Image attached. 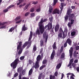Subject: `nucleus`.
Instances as JSON below:
<instances>
[{
	"label": "nucleus",
	"mask_w": 79,
	"mask_h": 79,
	"mask_svg": "<svg viewBox=\"0 0 79 79\" xmlns=\"http://www.w3.org/2000/svg\"><path fill=\"white\" fill-rule=\"evenodd\" d=\"M74 17V14H70L69 15V20H70V19H72Z\"/></svg>",
	"instance_id": "nucleus-12"
},
{
	"label": "nucleus",
	"mask_w": 79,
	"mask_h": 79,
	"mask_svg": "<svg viewBox=\"0 0 79 79\" xmlns=\"http://www.w3.org/2000/svg\"><path fill=\"white\" fill-rule=\"evenodd\" d=\"M79 49V46H77L76 47V50H78Z\"/></svg>",
	"instance_id": "nucleus-63"
},
{
	"label": "nucleus",
	"mask_w": 79,
	"mask_h": 79,
	"mask_svg": "<svg viewBox=\"0 0 79 79\" xmlns=\"http://www.w3.org/2000/svg\"><path fill=\"white\" fill-rule=\"evenodd\" d=\"M47 21V19H45L43 20V19H41L40 22L38 23L39 29L41 34H42L45 31V28L44 27V26L43 25V23L44 22H46Z\"/></svg>",
	"instance_id": "nucleus-2"
},
{
	"label": "nucleus",
	"mask_w": 79,
	"mask_h": 79,
	"mask_svg": "<svg viewBox=\"0 0 79 79\" xmlns=\"http://www.w3.org/2000/svg\"><path fill=\"white\" fill-rule=\"evenodd\" d=\"M36 50H37V47H36V45H34L32 51L33 53H34V52H35Z\"/></svg>",
	"instance_id": "nucleus-18"
},
{
	"label": "nucleus",
	"mask_w": 79,
	"mask_h": 79,
	"mask_svg": "<svg viewBox=\"0 0 79 79\" xmlns=\"http://www.w3.org/2000/svg\"><path fill=\"white\" fill-rule=\"evenodd\" d=\"M15 6V5H12L10 6H9L8 7V8L9 9H10V8H13V7H14Z\"/></svg>",
	"instance_id": "nucleus-44"
},
{
	"label": "nucleus",
	"mask_w": 79,
	"mask_h": 79,
	"mask_svg": "<svg viewBox=\"0 0 79 79\" xmlns=\"http://www.w3.org/2000/svg\"><path fill=\"white\" fill-rule=\"evenodd\" d=\"M18 54H16L15 56L16 59L15 61L13 62L11 64L10 66L11 67H13V69H15L16 68V66L18 64V63L19 61V56H18Z\"/></svg>",
	"instance_id": "nucleus-3"
},
{
	"label": "nucleus",
	"mask_w": 79,
	"mask_h": 79,
	"mask_svg": "<svg viewBox=\"0 0 79 79\" xmlns=\"http://www.w3.org/2000/svg\"><path fill=\"white\" fill-rule=\"evenodd\" d=\"M60 13V11L58 9H55L52 12L53 15H55V14H58L59 15Z\"/></svg>",
	"instance_id": "nucleus-6"
},
{
	"label": "nucleus",
	"mask_w": 79,
	"mask_h": 79,
	"mask_svg": "<svg viewBox=\"0 0 79 79\" xmlns=\"http://www.w3.org/2000/svg\"><path fill=\"white\" fill-rule=\"evenodd\" d=\"M40 33H41V32L40 31H39V29H37L36 31V34H38V35H40Z\"/></svg>",
	"instance_id": "nucleus-26"
},
{
	"label": "nucleus",
	"mask_w": 79,
	"mask_h": 79,
	"mask_svg": "<svg viewBox=\"0 0 79 79\" xmlns=\"http://www.w3.org/2000/svg\"><path fill=\"white\" fill-rule=\"evenodd\" d=\"M40 17V16H38L36 17V21H38L39 19V18Z\"/></svg>",
	"instance_id": "nucleus-50"
},
{
	"label": "nucleus",
	"mask_w": 79,
	"mask_h": 79,
	"mask_svg": "<svg viewBox=\"0 0 79 79\" xmlns=\"http://www.w3.org/2000/svg\"><path fill=\"white\" fill-rule=\"evenodd\" d=\"M58 2V0H54L53 1V5H55L56 3Z\"/></svg>",
	"instance_id": "nucleus-38"
},
{
	"label": "nucleus",
	"mask_w": 79,
	"mask_h": 79,
	"mask_svg": "<svg viewBox=\"0 0 79 79\" xmlns=\"http://www.w3.org/2000/svg\"><path fill=\"white\" fill-rule=\"evenodd\" d=\"M58 38L60 39V38H61L63 39V33H60L58 34Z\"/></svg>",
	"instance_id": "nucleus-19"
},
{
	"label": "nucleus",
	"mask_w": 79,
	"mask_h": 79,
	"mask_svg": "<svg viewBox=\"0 0 79 79\" xmlns=\"http://www.w3.org/2000/svg\"><path fill=\"white\" fill-rule=\"evenodd\" d=\"M42 63L43 64H45L47 63V59H44Z\"/></svg>",
	"instance_id": "nucleus-23"
},
{
	"label": "nucleus",
	"mask_w": 79,
	"mask_h": 79,
	"mask_svg": "<svg viewBox=\"0 0 79 79\" xmlns=\"http://www.w3.org/2000/svg\"><path fill=\"white\" fill-rule=\"evenodd\" d=\"M21 21H22V20H20V21H17L15 23L16 24H19V23H21Z\"/></svg>",
	"instance_id": "nucleus-55"
},
{
	"label": "nucleus",
	"mask_w": 79,
	"mask_h": 79,
	"mask_svg": "<svg viewBox=\"0 0 79 79\" xmlns=\"http://www.w3.org/2000/svg\"><path fill=\"white\" fill-rule=\"evenodd\" d=\"M32 61L31 60H28V63L29 64H31L32 63Z\"/></svg>",
	"instance_id": "nucleus-46"
},
{
	"label": "nucleus",
	"mask_w": 79,
	"mask_h": 79,
	"mask_svg": "<svg viewBox=\"0 0 79 79\" xmlns=\"http://www.w3.org/2000/svg\"><path fill=\"white\" fill-rule=\"evenodd\" d=\"M78 62V59H76L74 61V63H77Z\"/></svg>",
	"instance_id": "nucleus-60"
},
{
	"label": "nucleus",
	"mask_w": 79,
	"mask_h": 79,
	"mask_svg": "<svg viewBox=\"0 0 79 79\" xmlns=\"http://www.w3.org/2000/svg\"><path fill=\"white\" fill-rule=\"evenodd\" d=\"M49 19L50 22V23L52 24V21H53V17H51L49 18Z\"/></svg>",
	"instance_id": "nucleus-32"
},
{
	"label": "nucleus",
	"mask_w": 79,
	"mask_h": 79,
	"mask_svg": "<svg viewBox=\"0 0 79 79\" xmlns=\"http://www.w3.org/2000/svg\"><path fill=\"white\" fill-rule=\"evenodd\" d=\"M63 51V47H61L60 49V53H62V52Z\"/></svg>",
	"instance_id": "nucleus-54"
},
{
	"label": "nucleus",
	"mask_w": 79,
	"mask_h": 79,
	"mask_svg": "<svg viewBox=\"0 0 79 79\" xmlns=\"http://www.w3.org/2000/svg\"><path fill=\"white\" fill-rule=\"evenodd\" d=\"M64 32L65 31L66 32V35H67V34L68 33V28L67 27H65L64 28Z\"/></svg>",
	"instance_id": "nucleus-29"
},
{
	"label": "nucleus",
	"mask_w": 79,
	"mask_h": 79,
	"mask_svg": "<svg viewBox=\"0 0 79 79\" xmlns=\"http://www.w3.org/2000/svg\"><path fill=\"white\" fill-rule=\"evenodd\" d=\"M59 28H60V25H59V24H57L55 27V32H58V30H59Z\"/></svg>",
	"instance_id": "nucleus-14"
},
{
	"label": "nucleus",
	"mask_w": 79,
	"mask_h": 79,
	"mask_svg": "<svg viewBox=\"0 0 79 79\" xmlns=\"http://www.w3.org/2000/svg\"><path fill=\"white\" fill-rule=\"evenodd\" d=\"M75 34H76V32L75 31H72L71 33V35L72 37H73L75 35Z\"/></svg>",
	"instance_id": "nucleus-28"
},
{
	"label": "nucleus",
	"mask_w": 79,
	"mask_h": 79,
	"mask_svg": "<svg viewBox=\"0 0 79 79\" xmlns=\"http://www.w3.org/2000/svg\"><path fill=\"white\" fill-rule=\"evenodd\" d=\"M8 7H7L6 9L3 10V13H6V12H8V10H9Z\"/></svg>",
	"instance_id": "nucleus-30"
},
{
	"label": "nucleus",
	"mask_w": 79,
	"mask_h": 79,
	"mask_svg": "<svg viewBox=\"0 0 79 79\" xmlns=\"http://www.w3.org/2000/svg\"><path fill=\"white\" fill-rule=\"evenodd\" d=\"M64 56H65V54H64V52L62 53L60 58H64Z\"/></svg>",
	"instance_id": "nucleus-31"
},
{
	"label": "nucleus",
	"mask_w": 79,
	"mask_h": 79,
	"mask_svg": "<svg viewBox=\"0 0 79 79\" xmlns=\"http://www.w3.org/2000/svg\"><path fill=\"white\" fill-rule=\"evenodd\" d=\"M40 45L41 47H42L44 45V41L43 40L40 41Z\"/></svg>",
	"instance_id": "nucleus-37"
},
{
	"label": "nucleus",
	"mask_w": 79,
	"mask_h": 79,
	"mask_svg": "<svg viewBox=\"0 0 79 79\" xmlns=\"http://www.w3.org/2000/svg\"><path fill=\"white\" fill-rule=\"evenodd\" d=\"M46 35H47V33L46 32H44L43 34V37L44 39H45V38Z\"/></svg>",
	"instance_id": "nucleus-36"
},
{
	"label": "nucleus",
	"mask_w": 79,
	"mask_h": 79,
	"mask_svg": "<svg viewBox=\"0 0 79 79\" xmlns=\"http://www.w3.org/2000/svg\"><path fill=\"white\" fill-rule=\"evenodd\" d=\"M55 50H53L51 54V60H53V58H54V57H55Z\"/></svg>",
	"instance_id": "nucleus-8"
},
{
	"label": "nucleus",
	"mask_w": 79,
	"mask_h": 79,
	"mask_svg": "<svg viewBox=\"0 0 79 79\" xmlns=\"http://www.w3.org/2000/svg\"><path fill=\"white\" fill-rule=\"evenodd\" d=\"M41 10L40 7H39V8L36 9V11H37V12H39V11H40Z\"/></svg>",
	"instance_id": "nucleus-51"
},
{
	"label": "nucleus",
	"mask_w": 79,
	"mask_h": 79,
	"mask_svg": "<svg viewBox=\"0 0 79 79\" xmlns=\"http://www.w3.org/2000/svg\"><path fill=\"white\" fill-rule=\"evenodd\" d=\"M18 44H19L18 45ZM28 42H25L23 46L22 47V48H21V46H22V42L20 41L19 43V42L17 43V45H18L17 47V51H18L19 50V51L18 52V55H21L22 53V52H23V50L24 48L28 45Z\"/></svg>",
	"instance_id": "nucleus-1"
},
{
	"label": "nucleus",
	"mask_w": 79,
	"mask_h": 79,
	"mask_svg": "<svg viewBox=\"0 0 79 79\" xmlns=\"http://www.w3.org/2000/svg\"><path fill=\"white\" fill-rule=\"evenodd\" d=\"M7 23V22H3L2 23H0V26H3V25H5V24H6Z\"/></svg>",
	"instance_id": "nucleus-33"
},
{
	"label": "nucleus",
	"mask_w": 79,
	"mask_h": 79,
	"mask_svg": "<svg viewBox=\"0 0 79 79\" xmlns=\"http://www.w3.org/2000/svg\"><path fill=\"white\" fill-rule=\"evenodd\" d=\"M28 7H29L27 6L26 5L24 8V10H26L27 9V8Z\"/></svg>",
	"instance_id": "nucleus-59"
},
{
	"label": "nucleus",
	"mask_w": 79,
	"mask_h": 79,
	"mask_svg": "<svg viewBox=\"0 0 79 79\" xmlns=\"http://www.w3.org/2000/svg\"><path fill=\"white\" fill-rule=\"evenodd\" d=\"M55 76H53L52 75H51L50 76V79H55Z\"/></svg>",
	"instance_id": "nucleus-34"
},
{
	"label": "nucleus",
	"mask_w": 79,
	"mask_h": 79,
	"mask_svg": "<svg viewBox=\"0 0 79 79\" xmlns=\"http://www.w3.org/2000/svg\"><path fill=\"white\" fill-rule=\"evenodd\" d=\"M31 42H30L28 46L27 47V49H28V48H29V47H31Z\"/></svg>",
	"instance_id": "nucleus-39"
},
{
	"label": "nucleus",
	"mask_w": 79,
	"mask_h": 79,
	"mask_svg": "<svg viewBox=\"0 0 79 79\" xmlns=\"http://www.w3.org/2000/svg\"><path fill=\"white\" fill-rule=\"evenodd\" d=\"M13 27H12L11 28H10L9 31V32H13Z\"/></svg>",
	"instance_id": "nucleus-58"
},
{
	"label": "nucleus",
	"mask_w": 79,
	"mask_h": 79,
	"mask_svg": "<svg viewBox=\"0 0 79 79\" xmlns=\"http://www.w3.org/2000/svg\"><path fill=\"white\" fill-rule=\"evenodd\" d=\"M59 32V33H62V34L63 33V32H64V31H63V29L62 28V27H60V28Z\"/></svg>",
	"instance_id": "nucleus-20"
},
{
	"label": "nucleus",
	"mask_w": 79,
	"mask_h": 79,
	"mask_svg": "<svg viewBox=\"0 0 79 79\" xmlns=\"http://www.w3.org/2000/svg\"><path fill=\"white\" fill-rule=\"evenodd\" d=\"M19 74H18V73H16L15 74V75L14 76V77H17V76H18Z\"/></svg>",
	"instance_id": "nucleus-49"
},
{
	"label": "nucleus",
	"mask_w": 79,
	"mask_h": 79,
	"mask_svg": "<svg viewBox=\"0 0 79 79\" xmlns=\"http://www.w3.org/2000/svg\"><path fill=\"white\" fill-rule=\"evenodd\" d=\"M63 34V37L62 36V38L64 39L66 37V35H65V34L64 32H63L62 34Z\"/></svg>",
	"instance_id": "nucleus-53"
},
{
	"label": "nucleus",
	"mask_w": 79,
	"mask_h": 79,
	"mask_svg": "<svg viewBox=\"0 0 79 79\" xmlns=\"http://www.w3.org/2000/svg\"><path fill=\"white\" fill-rule=\"evenodd\" d=\"M24 58H25V56H21L20 58V60H23L24 59Z\"/></svg>",
	"instance_id": "nucleus-48"
},
{
	"label": "nucleus",
	"mask_w": 79,
	"mask_h": 79,
	"mask_svg": "<svg viewBox=\"0 0 79 79\" xmlns=\"http://www.w3.org/2000/svg\"><path fill=\"white\" fill-rule=\"evenodd\" d=\"M61 66V63H59L58 65L56 66V69H60V67Z\"/></svg>",
	"instance_id": "nucleus-21"
},
{
	"label": "nucleus",
	"mask_w": 79,
	"mask_h": 79,
	"mask_svg": "<svg viewBox=\"0 0 79 79\" xmlns=\"http://www.w3.org/2000/svg\"><path fill=\"white\" fill-rule=\"evenodd\" d=\"M31 17H34L35 16V13H32L31 14Z\"/></svg>",
	"instance_id": "nucleus-56"
},
{
	"label": "nucleus",
	"mask_w": 79,
	"mask_h": 79,
	"mask_svg": "<svg viewBox=\"0 0 79 79\" xmlns=\"http://www.w3.org/2000/svg\"><path fill=\"white\" fill-rule=\"evenodd\" d=\"M53 8L52 6H49V10H48V11L49 12V14H51V13H52L53 11Z\"/></svg>",
	"instance_id": "nucleus-9"
},
{
	"label": "nucleus",
	"mask_w": 79,
	"mask_h": 79,
	"mask_svg": "<svg viewBox=\"0 0 79 79\" xmlns=\"http://www.w3.org/2000/svg\"><path fill=\"white\" fill-rule=\"evenodd\" d=\"M48 35H47L46 36V37H45V42H47V40H48Z\"/></svg>",
	"instance_id": "nucleus-42"
},
{
	"label": "nucleus",
	"mask_w": 79,
	"mask_h": 79,
	"mask_svg": "<svg viewBox=\"0 0 79 79\" xmlns=\"http://www.w3.org/2000/svg\"><path fill=\"white\" fill-rule=\"evenodd\" d=\"M45 65H42L40 67V70H42V69H43L44 68H45Z\"/></svg>",
	"instance_id": "nucleus-35"
},
{
	"label": "nucleus",
	"mask_w": 79,
	"mask_h": 79,
	"mask_svg": "<svg viewBox=\"0 0 79 79\" xmlns=\"http://www.w3.org/2000/svg\"><path fill=\"white\" fill-rule=\"evenodd\" d=\"M44 29H47V28L48 27V30L49 31L50 29H52V23H49V24H48L45 27Z\"/></svg>",
	"instance_id": "nucleus-7"
},
{
	"label": "nucleus",
	"mask_w": 79,
	"mask_h": 79,
	"mask_svg": "<svg viewBox=\"0 0 79 79\" xmlns=\"http://www.w3.org/2000/svg\"><path fill=\"white\" fill-rule=\"evenodd\" d=\"M69 16L68 15H66L64 17V21L65 22H66L68 19Z\"/></svg>",
	"instance_id": "nucleus-22"
},
{
	"label": "nucleus",
	"mask_w": 79,
	"mask_h": 79,
	"mask_svg": "<svg viewBox=\"0 0 79 79\" xmlns=\"http://www.w3.org/2000/svg\"><path fill=\"white\" fill-rule=\"evenodd\" d=\"M74 61V59L73 58L72 59L69 61V63H71L72 64H73V61Z\"/></svg>",
	"instance_id": "nucleus-52"
},
{
	"label": "nucleus",
	"mask_w": 79,
	"mask_h": 79,
	"mask_svg": "<svg viewBox=\"0 0 79 79\" xmlns=\"http://www.w3.org/2000/svg\"><path fill=\"white\" fill-rule=\"evenodd\" d=\"M70 11L71 12V10L70 9H69L68 10H67V13H66L67 15L68 16L70 15Z\"/></svg>",
	"instance_id": "nucleus-27"
},
{
	"label": "nucleus",
	"mask_w": 79,
	"mask_h": 79,
	"mask_svg": "<svg viewBox=\"0 0 79 79\" xmlns=\"http://www.w3.org/2000/svg\"><path fill=\"white\" fill-rule=\"evenodd\" d=\"M71 19V22H70V23H71L72 24H73V22H74V20H73V19Z\"/></svg>",
	"instance_id": "nucleus-61"
},
{
	"label": "nucleus",
	"mask_w": 79,
	"mask_h": 79,
	"mask_svg": "<svg viewBox=\"0 0 79 79\" xmlns=\"http://www.w3.org/2000/svg\"><path fill=\"white\" fill-rule=\"evenodd\" d=\"M64 6V3H61L60 6V8L61 9L60 10V14H61V12L63 9V6Z\"/></svg>",
	"instance_id": "nucleus-13"
},
{
	"label": "nucleus",
	"mask_w": 79,
	"mask_h": 79,
	"mask_svg": "<svg viewBox=\"0 0 79 79\" xmlns=\"http://www.w3.org/2000/svg\"><path fill=\"white\" fill-rule=\"evenodd\" d=\"M66 43H68L69 45H71L72 44V40L69 38H68L66 41Z\"/></svg>",
	"instance_id": "nucleus-10"
},
{
	"label": "nucleus",
	"mask_w": 79,
	"mask_h": 79,
	"mask_svg": "<svg viewBox=\"0 0 79 79\" xmlns=\"http://www.w3.org/2000/svg\"><path fill=\"white\" fill-rule=\"evenodd\" d=\"M72 64V66H73V68H76V64H75V63H73Z\"/></svg>",
	"instance_id": "nucleus-43"
},
{
	"label": "nucleus",
	"mask_w": 79,
	"mask_h": 79,
	"mask_svg": "<svg viewBox=\"0 0 79 79\" xmlns=\"http://www.w3.org/2000/svg\"><path fill=\"white\" fill-rule=\"evenodd\" d=\"M58 72H56L54 74V75L56 76H58Z\"/></svg>",
	"instance_id": "nucleus-64"
},
{
	"label": "nucleus",
	"mask_w": 79,
	"mask_h": 79,
	"mask_svg": "<svg viewBox=\"0 0 79 79\" xmlns=\"http://www.w3.org/2000/svg\"><path fill=\"white\" fill-rule=\"evenodd\" d=\"M30 14V12H28L25 13V16H27V15Z\"/></svg>",
	"instance_id": "nucleus-45"
},
{
	"label": "nucleus",
	"mask_w": 79,
	"mask_h": 79,
	"mask_svg": "<svg viewBox=\"0 0 79 79\" xmlns=\"http://www.w3.org/2000/svg\"><path fill=\"white\" fill-rule=\"evenodd\" d=\"M6 27V26H2L0 27V29H3Z\"/></svg>",
	"instance_id": "nucleus-62"
},
{
	"label": "nucleus",
	"mask_w": 79,
	"mask_h": 79,
	"mask_svg": "<svg viewBox=\"0 0 79 79\" xmlns=\"http://www.w3.org/2000/svg\"><path fill=\"white\" fill-rule=\"evenodd\" d=\"M34 8L32 7L30 9V12H34Z\"/></svg>",
	"instance_id": "nucleus-47"
},
{
	"label": "nucleus",
	"mask_w": 79,
	"mask_h": 79,
	"mask_svg": "<svg viewBox=\"0 0 79 79\" xmlns=\"http://www.w3.org/2000/svg\"><path fill=\"white\" fill-rule=\"evenodd\" d=\"M22 75L23 76H24L25 75V74H26V69H24L23 70H22V71L21 73Z\"/></svg>",
	"instance_id": "nucleus-25"
},
{
	"label": "nucleus",
	"mask_w": 79,
	"mask_h": 79,
	"mask_svg": "<svg viewBox=\"0 0 79 79\" xmlns=\"http://www.w3.org/2000/svg\"><path fill=\"white\" fill-rule=\"evenodd\" d=\"M27 28L26 27V25L25 24L22 27V31H27Z\"/></svg>",
	"instance_id": "nucleus-15"
},
{
	"label": "nucleus",
	"mask_w": 79,
	"mask_h": 79,
	"mask_svg": "<svg viewBox=\"0 0 79 79\" xmlns=\"http://www.w3.org/2000/svg\"><path fill=\"white\" fill-rule=\"evenodd\" d=\"M23 69L22 67H19L17 69V72L19 73H20L19 76V79H29V78H27L26 77H23L22 78V74H21Z\"/></svg>",
	"instance_id": "nucleus-5"
},
{
	"label": "nucleus",
	"mask_w": 79,
	"mask_h": 79,
	"mask_svg": "<svg viewBox=\"0 0 79 79\" xmlns=\"http://www.w3.org/2000/svg\"><path fill=\"white\" fill-rule=\"evenodd\" d=\"M72 24H73L71 23H69L68 24V27H71L72 26Z\"/></svg>",
	"instance_id": "nucleus-41"
},
{
	"label": "nucleus",
	"mask_w": 79,
	"mask_h": 79,
	"mask_svg": "<svg viewBox=\"0 0 79 79\" xmlns=\"http://www.w3.org/2000/svg\"><path fill=\"white\" fill-rule=\"evenodd\" d=\"M64 48H66L67 47V43L66 42L64 44Z\"/></svg>",
	"instance_id": "nucleus-57"
},
{
	"label": "nucleus",
	"mask_w": 79,
	"mask_h": 79,
	"mask_svg": "<svg viewBox=\"0 0 79 79\" xmlns=\"http://www.w3.org/2000/svg\"><path fill=\"white\" fill-rule=\"evenodd\" d=\"M21 18V17L20 16H19L17 17L15 19V21H18L19 19Z\"/></svg>",
	"instance_id": "nucleus-40"
},
{
	"label": "nucleus",
	"mask_w": 79,
	"mask_h": 79,
	"mask_svg": "<svg viewBox=\"0 0 79 79\" xmlns=\"http://www.w3.org/2000/svg\"><path fill=\"white\" fill-rule=\"evenodd\" d=\"M32 72H33V70H32V69H31L29 71L28 74L29 76H31L32 73Z\"/></svg>",
	"instance_id": "nucleus-24"
},
{
	"label": "nucleus",
	"mask_w": 79,
	"mask_h": 79,
	"mask_svg": "<svg viewBox=\"0 0 79 79\" xmlns=\"http://www.w3.org/2000/svg\"><path fill=\"white\" fill-rule=\"evenodd\" d=\"M56 42H55L52 46V48L53 49H54V50H56V49H57V48L56 47Z\"/></svg>",
	"instance_id": "nucleus-17"
},
{
	"label": "nucleus",
	"mask_w": 79,
	"mask_h": 79,
	"mask_svg": "<svg viewBox=\"0 0 79 79\" xmlns=\"http://www.w3.org/2000/svg\"><path fill=\"white\" fill-rule=\"evenodd\" d=\"M73 48L72 47L70 48V50H69V53H70V56L71 58L73 56Z\"/></svg>",
	"instance_id": "nucleus-11"
},
{
	"label": "nucleus",
	"mask_w": 79,
	"mask_h": 79,
	"mask_svg": "<svg viewBox=\"0 0 79 79\" xmlns=\"http://www.w3.org/2000/svg\"><path fill=\"white\" fill-rule=\"evenodd\" d=\"M42 58L40 55H39L36 58V61L34 66H33V68H34L35 69H37L39 68L40 65H39V63L41 60Z\"/></svg>",
	"instance_id": "nucleus-4"
},
{
	"label": "nucleus",
	"mask_w": 79,
	"mask_h": 79,
	"mask_svg": "<svg viewBox=\"0 0 79 79\" xmlns=\"http://www.w3.org/2000/svg\"><path fill=\"white\" fill-rule=\"evenodd\" d=\"M32 31H31L30 32V37L29 39V41L31 42V39H32Z\"/></svg>",
	"instance_id": "nucleus-16"
}]
</instances>
